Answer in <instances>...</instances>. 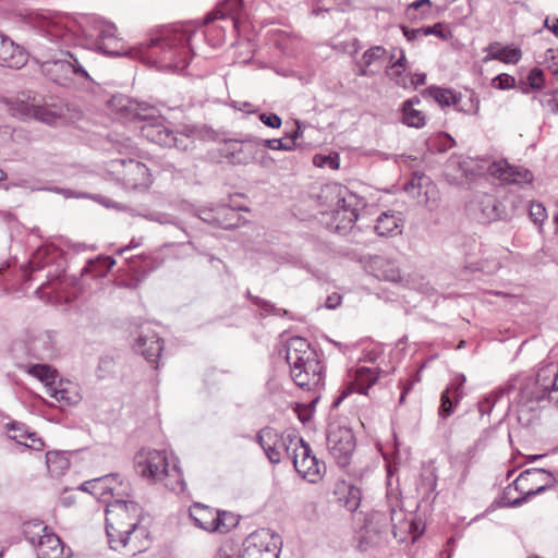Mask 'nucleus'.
<instances>
[{
    "instance_id": "f257e3e1",
    "label": "nucleus",
    "mask_w": 558,
    "mask_h": 558,
    "mask_svg": "<svg viewBox=\"0 0 558 558\" xmlns=\"http://www.w3.org/2000/svg\"><path fill=\"white\" fill-rule=\"evenodd\" d=\"M32 25L36 31L32 49L41 56L58 50V43L82 44L114 57L129 52L123 40L117 36L116 25L94 15L71 17L37 14Z\"/></svg>"
},
{
    "instance_id": "f03ea898",
    "label": "nucleus",
    "mask_w": 558,
    "mask_h": 558,
    "mask_svg": "<svg viewBox=\"0 0 558 558\" xmlns=\"http://www.w3.org/2000/svg\"><path fill=\"white\" fill-rule=\"evenodd\" d=\"M504 398L507 410L517 413L522 426L532 425L538 417L542 403L548 401L558 408V365L546 364L538 368L536 376L518 374L500 388L487 393L478 401L482 415L489 414Z\"/></svg>"
},
{
    "instance_id": "7ed1b4c3",
    "label": "nucleus",
    "mask_w": 558,
    "mask_h": 558,
    "mask_svg": "<svg viewBox=\"0 0 558 558\" xmlns=\"http://www.w3.org/2000/svg\"><path fill=\"white\" fill-rule=\"evenodd\" d=\"M205 36L206 32L192 23L151 29L142 41V63L158 71L181 73L195 54V39Z\"/></svg>"
},
{
    "instance_id": "20e7f679",
    "label": "nucleus",
    "mask_w": 558,
    "mask_h": 558,
    "mask_svg": "<svg viewBox=\"0 0 558 558\" xmlns=\"http://www.w3.org/2000/svg\"><path fill=\"white\" fill-rule=\"evenodd\" d=\"M286 361L290 367V376L301 389L313 392L311 404L320 399L325 387V365L319 353L302 337H292L286 344Z\"/></svg>"
},
{
    "instance_id": "39448f33",
    "label": "nucleus",
    "mask_w": 558,
    "mask_h": 558,
    "mask_svg": "<svg viewBox=\"0 0 558 558\" xmlns=\"http://www.w3.org/2000/svg\"><path fill=\"white\" fill-rule=\"evenodd\" d=\"M117 497L106 502V533L113 550L125 547L130 535L140 526L138 505Z\"/></svg>"
},
{
    "instance_id": "423d86ee",
    "label": "nucleus",
    "mask_w": 558,
    "mask_h": 558,
    "mask_svg": "<svg viewBox=\"0 0 558 558\" xmlns=\"http://www.w3.org/2000/svg\"><path fill=\"white\" fill-rule=\"evenodd\" d=\"M558 484V473L554 474L544 469H529L508 485L497 501L499 507L517 508Z\"/></svg>"
},
{
    "instance_id": "0eeeda50",
    "label": "nucleus",
    "mask_w": 558,
    "mask_h": 558,
    "mask_svg": "<svg viewBox=\"0 0 558 558\" xmlns=\"http://www.w3.org/2000/svg\"><path fill=\"white\" fill-rule=\"evenodd\" d=\"M319 199L327 207L325 213L331 216V226L337 232L345 231L357 220L359 196L338 183L326 184Z\"/></svg>"
},
{
    "instance_id": "6e6552de",
    "label": "nucleus",
    "mask_w": 558,
    "mask_h": 558,
    "mask_svg": "<svg viewBox=\"0 0 558 558\" xmlns=\"http://www.w3.org/2000/svg\"><path fill=\"white\" fill-rule=\"evenodd\" d=\"M142 477L161 483L167 489L180 494L186 490L183 471L177 457H169L165 449L148 450L142 462Z\"/></svg>"
},
{
    "instance_id": "1a4fd4ad",
    "label": "nucleus",
    "mask_w": 558,
    "mask_h": 558,
    "mask_svg": "<svg viewBox=\"0 0 558 558\" xmlns=\"http://www.w3.org/2000/svg\"><path fill=\"white\" fill-rule=\"evenodd\" d=\"M142 102V138L159 146L175 147L179 150H189L194 147V141L186 133H174L160 116L145 113Z\"/></svg>"
},
{
    "instance_id": "9d476101",
    "label": "nucleus",
    "mask_w": 558,
    "mask_h": 558,
    "mask_svg": "<svg viewBox=\"0 0 558 558\" xmlns=\"http://www.w3.org/2000/svg\"><path fill=\"white\" fill-rule=\"evenodd\" d=\"M26 541L34 546L37 558H69L70 551H65L60 537L50 531L41 522H29L25 525Z\"/></svg>"
},
{
    "instance_id": "9b49d317",
    "label": "nucleus",
    "mask_w": 558,
    "mask_h": 558,
    "mask_svg": "<svg viewBox=\"0 0 558 558\" xmlns=\"http://www.w3.org/2000/svg\"><path fill=\"white\" fill-rule=\"evenodd\" d=\"M9 111L20 119H35L52 125L63 116V108L58 104H40L36 97L23 95L9 101Z\"/></svg>"
},
{
    "instance_id": "f8f14e48",
    "label": "nucleus",
    "mask_w": 558,
    "mask_h": 558,
    "mask_svg": "<svg viewBox=\"0 0 558 558\" xmlns=\"http://www.w3.org/2000/svg\"><path fill=\"white\" fill-rule=\"evenodd\" d=\"M281 537L269 529L252 533L244 542L243 549L235 558H279Z\"/></svg>"
},
{
    "instance_id": "ddd939ff",
    "label": "nucleus",
    "mask_w": 558,
    "mask_h": 558,
    "mask_svg": "<svg viewBox=\"0 0 558 558\" xmlns=\"http://www.w3.org/2000/svg\"><path fill=\"white\" fill-rule=\"evenodd\" d=\"M327 449L338 465L347 466L355 449L353 432L349 427L330 424L327 432Z\"/></svg>"
},
{
    "instance_id": "4468645a",
    "label": "nucleus",
    "mask_w": 558,
    "mask_h": 558,
    "mask_svg": "<svg viewBox=\"0 0 558 558\" xmlns=\"http://www.w3.org/2000/svg\"><path fill=\"white\" fill-rule=\"evenodd\" d=\"M290 439H294L290 435H282L274 428L266 427L258 432L257 441L265 451L269 461L274 464L279 463L284 456L290 458L293 444Z\"/></svg>"
},
{
    "instance_id": "2eb2a0df",
    "label": "nucleus",
    "mask_w": 558,
    "mask_h": 558,
    "mask_svg": "<svg viewBox=\"0 0 558 558\" xmlns=\"http://www.w3.org/2000/svg\"><path fill=\"white\" fill-rule=\"evenodd\" d=\"M58 50L50 51L47 56L34 53L41 60L43 63H53L60 65L61 69H69L71 72L80 78L89 80L88 72L84 69L78 60V57L70 51H64L63 47H70L73 44L58 43Z\"/></svg>"
},
{
    "instance_id": "dca6fc26",
    "label": "nucleus",
    "mask_w": 558,
    "mask_h": 558,
    "mask_svg": "<svg viewBox=\"0 0 558 558\" xmlns=\"http://www.w3.org/2000/svg\"><path fill=\"white\" fill-rule=\"evenodd\" d=\"M487 171L492 177L506 183L524 184L533 181V173L529 169L510 165L506 159L492 162Z\"/></svg>"
},
{
    "instance_id": "f3484780",
    "label": "nucleus",
    "mask_w": 558,
    "mask_h": 558,
    "mask_svg": "<svg viewBox=\"0 0 558 558\" xmlns=\"http://www.w3.org/2000/svg\"><path fill=\"white\" fill-rule=\"evenodd\" d=\"M163 351V340L150 323L142 324V356L153 371L160 366V356Z\"/></svg>"
},
{
    "instance_id": "a211bd4d",
    "label": "nucleus",
    "mask_w": 558,
    "mask_h": 558,
    "mask_svg": "<svg viewBox=\"0 0 558 558\" xmlns=\"http://www.w3.org/2000/svg\"><path fill=\"white\" fill-rule=\"evenodd\" d=\"M374 265H375V268H374L375 276L379 280L389 281V282H393V283H401V284L408 286L412 289H417L422 293H428L432 290V288L429 287L428 283H422L418 287H416L409 279H404L400 271L399 266L392 260L385 259V258H377L374 262Z\"/></svg>"
},
{
    "instance_id": "6ab92c4d",
    "label": "nucleus",
    "mask_w": 558,
    "mask_h": 558,
    "mask_svg": "<svg viewBox=\"0 0 558 558\" xmlns=\"http://www.w3.org/2000/svg\"><path fill=\"white\" fill-rule=\"evenodd\" d=\"M465 376L463 374H456L447 388L441 392L440 407L438 415L441 418L449 417L454 410V407L460 402L464 396L463 386L465 384Z\"/></svg>"
},
{
    "instance_id": "aec40b11",
    "label": "nucleus",
    "mask_w": 558,
    "mask_h": 558,
    "mask_svg": "<svg viewBox=\"0 0 558 558\" xmlns=\"http://www.w3.org/2000/svg\"><path fill=\"white\" fill-rule=\"evenodd\" d=\"M119 477V474L111 473L105 476L96 477L82 483L78 487L80 490L98 496L104 502H107V495L111 497L123 495L124 490L118 489L113 482Z\"/></svg>"
},
{
    "instance_id": "412c9836",
    "label": "nucleus",
    "mask_w": 558,
    "mask_h": 558,
    "mask_svg": "<svg viewBox=\"0 0 558 558\" xmlns=\"http://www.w3.org/2000/svg\"><path fill=\"white\" fill-rule=\"evenodd\" d=\"M300 453L305 456V459L294 457L295 471L310 483L318 482L322 477V469L325 468L324 463L312 453L310 445H301Z\"/></svg>"
},
{
    "instance_id": "4be33fe9",
    "label": "nucleus",
    "mask_w": 558,
    "mask_h": 558,
    "mask_svg": "<svg viewBox=\"0 0 558 558\" xmlns=\"http://www.w3.org/2000/svg\"><path fill=\"white\" fill-rule=\"evenodd\" d=\"M26 54L20 46L8 36L0 33V65L20 69L26 63Z\"/></svg>"
},
{
    "instance_id": "5701e85b",
    "label": "nucleus",
    "mask_w": 558,
    "mask_h": 558,
    "mask_svg": "<svg viewBox=\"0 0 558 558\" xmlns=\"http://www.w3.org/2000/svg\"><path fill=\"white\" fill-rule=\"evenodd\" d=\"M60 256L61 253L56 246L43 245L33 253L24 271L25 274H32L41 270L46 266L57 263Z\"/></svg>"
},
{
    "instance_id": "b1692460",
    "label": "nucleus",
    "mask_w": 558,
    "mask_h": 558,
    "mask_svg": "<svg viewBox=\"0 0 558 558\" xmlns=\"http://www.w3.org/2000/svg\"><path fill=\"white\" fill-rule=\"evenodd\" d=\"M480 207L483 222L511 219V213L502 208V201L495 198L493 195H484L480 202Z\"/></svg>"
},
{
    "instance_id": "393cba45",
    "label": "nucleus",
    "mask_w": 558,
    "mask_h": 558,
    "mask_svg": "<svg viewBox=\"0 0 558 558\" xmlns=\"http://www.w3.org/2000/svg\"><path fill=\"white\" fill-rule=\"evenodd\" d=\"M46 393L54 399L61 409L76 404L80 401L78 393L72 389L69 381L64 383L59 380L58 383H52V385H49V388H47Z\"/></svg>"
},
{
    "instance_id": "a878e982",
    "label": "nucleus",
    "mask_w": 558,
    "mask_h": 558,
    "mask_svg": "<svg viewBox=\"0 0 558 558\" xmlns=\"http://www.w3.org/2000/svg\"><path fill=\"white\" fill-rule=\"evenodd\" d=\"M33 354L39 359L51 357L56 352V340L53 331H43L31 341Z\"/></svg>"
},
{
    "instance_id": "bb28decb",
    "label": "nucleus",
    "mask_w": 558,
    "mask_h": 558,
    "mask_svg": "<svg viewBox=\"0 0 558 558\" xmlns=\"http://www.w3.org/2000/svg\"><path fill=\"white\" fill-rule=\"evenodd\" d=\"M402 219L395 213H383L376 220L375 232L379 236H395L402 232Z\"/></svg>"
},
{
    "instance_id": "cd10ccee",
    "label": "nucleus",
    "mask_w": 558,
    "mask_h": 558,
    "mask_svg": "<svg viewBox=\"0 0 558 558\" xmlns=\"http://www.w3.org/2000/svg\"><path fill=\"white\" fill-rule=\"evenodd\" d=\"M190 518L193 520L195 526L207 532H214V508L195 502L190 507Z\"/></svg>"
},
{
    "instance_id": "c85d7f7f",
    "label": "nucleus",
    "mask_w": 558,
    "mask_h": 558,
    "mask_svg": "<svg viewBox=\"0 0 558 558\" xmlns=\"http://www.w3.org/2000/svg\"><path fill=\"white\" fill-rule=\"evenodd\" d=\"M379 372L375 368L362 366L355 371L354 380L352 383V390L361 395H366L367 390L377 381Z\"/></svg>"
},
{
    "instance_id": "c756f323",
    "label": "nucleus",
    "mask_w": 558,
    "mask_h": 558,
    "mask_svg": "<svg viewBox=\"0 0 558 558\" xmlns=\"http://www.w3.org/2000/svg\"><path fill=\"white\" fill-rule=\"evenodd\" d=\"M488 58L505 63L515 64L520 61L522 53L519 48L500 47L498 43L490 44L487 48Z\"/></svg>"
},
{
    "instance_id": "7c9ffc66",
    "label": "nucleus",
    "mask_w": 558,
    "mask_h": 558,
    "mask_svg": "<svg viewBox=\"0 0 558 558\" xmlns=\"http://www.w3.org/2000/svg\"><path fill=\"white\" fill-rule=\"evenodd\" d=\"M111 106L121 112L125 118L136 119L140 117V102L132 100L128 96L117 95L113 96Z\"/></svg>"
},
{
    "instance_id": "2f4dec72",
    "label": "nucleus",
    "mask_w": 558,
    "mask_h": 558,
    "mask_svg": "<svg viewBox=\"0 0 558 558\" xmlns=\"http://www.w3.org/2000/svg\"><path fill=\"white\" fill-rule=\"evenodd\" d=\"M239 524V517L229 511L215 509L214 532L226 534Z\"/></svg>"
},
{
    "instance_id": "473e14b6",
    "label": "nucleus",
    "mask_w": 558,
    "mask_h": 558,
    "mask_svg": "<svg viewBox=\"0 0 558 558\" xmlns=\"http://www.w3.org/2000/svg\"><path fill=\"white\" fill-rule=\"evenodd\" d=\"M238 221L239 215L232 207L228 205L217 206V217L214 227L231 229L238 225Z\"/></svg>"
},
{
    "instance_id": "72a5a7b5",
    "label": "nucleus",
    "mask_w": 558,
    "mask_h": 558,
    "mask_svg": "<svg viewBox=\"0 0 558 558\" xmlns=\"http://www.w3.org/2000/svg\"><path fill=\"white\" fill-rule=\"evenodd\" d=\"M427 93L441 107H448L450 105L458 107L461 101V97L448 88L432 86L427 89Z\"/></svg>"
},
{
    "instance_id": "f704fd0d",
    "label": "nucleus",
    "mask_w": 558,
    "mask_h": 558,
    "mask_svg": "<svg viewBox=\"0 0 558 558\" xmlns=\"http://www.w3.org/2000/svg\"><path fill=\"white\" fill-rule=\"evenodd\" d=\"M425 144L430 153H445L454 146L456 141L448 133L440 132L429 136Z\"/></svg>"
},
{
    "instance_id": "c9c22d12",
    "label": "nucleus",
    "mask_w": 558,
    "mask_h": 558,
    "mask_svg": "<svg viewBox=\"0 0 558 558\" xmlns=\"http://www.w3.org/2000/svg\"><path fill=\"white\" fill-rule=\"evenodd\" d=\"M402 113V121L408 126L420 129L425 125V117L420 110L413 108V100L403 102Z\"/></svg>"
},
{
    "instance_id": "e433bc0d",
    "label": "nucleus",
    "mask_w": 558,
    "mask_h": 558,
    "mask_svg": "<svg viewBox=\"0 0 558 558\" xmlns=\"http://www.w3.org/2000/svg\"><path fill=\"white\" fill-rule=\"evenodd\" d=\"M27 373L44 383L46 389L56 381L57 377V372L47 364L31 365L27 367Z\"/></svg>"
},
{
    "instance_id": "4c0bfd02",
    "label": "nucleus",
    "mask_w": 558,
    "mask_h": 558,
    "mask_svg": "<svg viewBox=\"0 0 558 558\" xmlns=\"http://www.w3.org/2000/svg\"><path fill=\"white\" fill-rule=\"evenodd\" d=\"M243 4V0H226L225 11L218 9L208 13L204 19V24L208 25L216 20H222L227 14L236 13Z\"/></svg>"
},
{
    "instance_id": "58836bf2",
    "label": "nucleus",
    "mask_w": 558,
    "mask_h": 558,
    "mask_svg": "<svg viewBox=\"0 0 558 558\" xmlns=\"http://www.w3.org/2000/svg\"><path fill=\"white\" fill-rule=\"evenodd\" d=\"M430 0H416L407 8V15L410 20H425L430 14Z\"/></svg>"
},
{
    "instance_id": "ea45409f",
    "label": "nucleus",
    "mask_w": 558,
    "mask_h": 558,
    "mask_svg": "<svg viewBox=\"0 0 558 558\" xmlns=\"http://www.w3.org/2000/svg\"><path fill=\"white\" fill-rule=\"evenodd\" d=\"M429 183V178L425 174H413L411 180L404 184V191L416 198L420 197L423 193V187Z\"/></svg>"
},
{
    "instance_id": "a19ab883",
    "label": "nucleus",
    "mask_w": 558,
    "mask_h": 558,
    "mask_svg": "<svg viewBox=\"0 0 558 558\" xmlns=\"http://www.w3.org/2000/svg\"><path fill=\"white\" fill-rule=\"evenodd\" d=\"M125 262L128 263V266L123 271L126 275H130L131 278L129 280L121 279L119 284L126 287V288L136 289L138 287L140 278H138L135 256H133V255L130 257L126 256Z\"/></svg>"
},
{
    "instance_id": "79ce46f5",
    "label": "nucleus",
    "mask_w": 558,
    "mask_h": 558,
    "mask_svg": "<svg viewBox=\"0 0 558 558\" xmlns=\"http://www.w3.org/2000/svg\"><path fill=\"white\" fill-rule=\"evenodd\" d=\"M8 428H9V430H15L16 432L11 437L13 439L17 440L19 442L22 444V439L26 436L28 439L32 440V444L27 445L28 447L38 449L40 446H43L41 440L36 438V434L35 433H27L23 428V426H20L19 423L14 422V423L8 424Z\"/></svg>"
},
{
    "instance_id": "37998d69",
    "label": "nucleus",
    "mask_w": 558,
    "mask_h": 558,
    "mask_svg": "<svg viewBox=\"0 0 558 558\" xmlns=\"http://www.w3.org/2000/svg\"><path fill=\"white\" fill-rule=\"evenodd\" d=\"M391 524L395 536H397V530L401 532H411L414 524L412 521H408L402 510H391Z\"/></svg>"
},
{
    "instance_id": "c03bdc74",
    "label": "nucleus",
    "mask_w": 558,
    "mask_h": 558,
    "mask_svg": "<svg viewBox=\"0 0 558 558\" xmlns=\"http://www.w3.org/2000/svg\"><path fill=\"white\" fill-rule=\"evenodd\" d=\"M362 494L360 488L351 485L347 489V494L341 498L343 506L351 512L355 511L361 504Z\"/></svg>"
},
{
    "instance_id": "a18cd8bd",
    "label": "nucleus",
    "mask_w": 558,
    "mask_h": 558,
    "mask_svg": "<svg viewBox=\"0 0 558 558\" xmlns=\"http://www.w3.org/2000/svg\"><path fill=\"white\" fill-rule=\"evenodd\" d=\"M263 144L266 148L272 149V150H284V151H291L294 150L296 147V143L292 141H286L283 138H270V140H262L259 142Z\"/></svg>"
},
{
    "instance_id": "49530a36",
    "label": "nucleus",
    "mask_w": 558,
    "mask_h": 558,
    "mask_svg": "<svg viewBox=\"0 0 558 558\" xmlns=\"http://www.w3.org/2000/svg\"><path fill=\"white\" fill-rule=\"evenodd\" d=\"M386 54V49L381 46H374L367 49L361 60L364 61L365 65H372L377 61L381 60Z\"/></svg>"
},
{
    "instance_id": "de8ad7c7",
    "label": "nucleus",
    "mask_w": 558,
    "mask_h": 558,
    "mask_svg": "<svg viewBox=\"0 0 558 558\" xmlns=\"http://www.w3.org/2000/svg\"><path fill=\"white\" fill-rule=\"evenodd\" d=\"M542 107L548 108L553 113L558 114V88L551 93L542 94L537 97Z\"/></svg>"
},
{
    "instance_id": "09e8293b",
    "label": "nucleus",
    "mask_w": 558,
    "mask_h": 558,
    "mask_svg": "<svg viewBox=\"0 0 558 558\" xmlns=\"http://www.w3.org/2000/svg\"><path fill=\"white\" fill-rule=\"evenodd\" d=\"M529 215L531 220L535 225L542 226L545 219L547 218L546 209L541 203H531L529 207Z\"/></svg>"
},
{
    "instance_id": "8fccbe9b",
    "label": "nucleus",
    "mask_w": 558,
    "mask_h": 558,
    "mask_svg": "<svg viewBox=\"0 0 558 558\" xmlns=\"http://www.w3.org/2000/svg\"><path fill=\"white\" fill-rule=\"evenodd\" d=\"M492 84L500 90H507L514 87L515 80L507 73H501L493 78Z\"/></svg>"
},
{
    "instance_id": "3c124183",
    "label": "nucleus",
    "mask_w": 558,
    "mask_h": 558,
    "mask_svg": "<svg viewBox=\"0 0 558 558\" xmlns=\"http://www.w3.org/2000/svg\"><path fill=\"white\" fill-rule=\"evenodd\" d=\"M248 296L252 299L253 303L255 305H257L263 311L262 315H270V314L279 315L280 314L281 310L276 308L275 305H272L268 301H265L258 296H252L250 293H248Z\"/></svg>"
},
{
    "instance_id": "603ef678",
    "label": "nucleus",
    "mask_w": 558,
    "mask_h": 558,
    "mask_svg": "<svg viewBox=\"0 0 558 558\" xmlns=\"http://www.w3.org/2000/svg\"><path fill=\"white\" fill-rule=\"evenodd\" d=\"M527 81H529L531 88L541 89L545 83V77H544L543 71L538 68L532 69L527 75Z\"/></svg>"
},
{
    "instance_id": "864d4df0",
    "label": "nucleus",
    "mask_w": 558,
    "mask_h": 558,
    "mask_svg": "<svg viewBox=\"0 0 558 558\" xmlns=\"http://www.w3.org/2000/svg\"><path fill=\"white\" fill-rule=\"evenodd\" d=\"M216 217H217V206L205 207L203 209H199V211H198V218L202 221H204L210 226H215Z\"/></svg>"
},
{
    "instance_id": "5fc2aeb1",
    "label": "nucleus",
    "mask_w": 558,
    "mask_h": 558,
    "mask_svg": "<svg viewBox=\"0 0 558 558\" xmlns=\"http://www.w3.org/2000/svg\"><path fill=\"white\" fill-rule=\"evenodd\" d=\"M502 208H506L510 206V213H511V219L515 216L518 209L521 207L522 201L519 196L512 195V196H506L502 199Z\"/></svg>"
},
{
    "instance_id": "6e6d98bb",
    "label": "nucleus",
    "mask_w": 558,
    "mask_h": 558,
    "mask_svg": "<svg viewBox=\"0 0 558 558\" xmlns=\"http://www.w3.org/2000/svg\"><path fill=\"white\" fill-rule=\"evenodd\" d=\"M259 120L271 129H279L282 124L281 118L276 113H260Z\"/></svg>"
},
{
    "instance_id": "4d7b16f0",
    "label": "nucleus",
    "mask_w": 558,
    "mask_h": 558,
    "mask_svg": "<svg viewBox=\"0 0 558 558\" xmlns=\"http://www.w3.org/2000/svg\"><path fill=\"white\" fill-rule=\"evenodd\" d=\"M314 162L320 167L327 166L330 169L339 168V161L337 157L317 155L314 157Z\"/></svg>"
},
{
    "instance_id": "13d9d810",
    "label": "nucleus",
    "mask_w": 558,
    "mask_h": 558,
    "mask_svg": "<svg viewBox=\"0 0 558 558\" xmlns=\"http://www.w3.org/2000/svg\"><path fill=\"white\" fill-rule=\"evenodd\" d=\"M149 219L150 220H156V221H158L161 225H167V223L175 225V226H178V228L181 230L182 233L187 235V232L181 226H179L178 222L174 221L172 219V217L170 215H168V214H160V213L153 214V215L149 216Z\"/></svg>"
},
{
    "instance_id": "bf43d9fd",
    "label": "nucleus",
    "mask_w": 558,
    "mask_h": 558,
    "mask_svg": "<svg viewBox=\"0 0 558 558\" xmlns=\"http://www.w3.org/2000/svg\"><path fill=\"white\" fill-rule=\"evenodd\" d=\"M290 442L293 444V447H292L291 454H290L289 459L293 463H294V457H296V459H305V456L301 454L300 450H301V445H307V444L304 442V440L302 438H298V437H294V439H290Z\"/></svg>"
},
{
    "instance_id": "052dcab7",
    "label": "nucleus",
    "mask_w": 558,
    "mask_h": 558,
    "mask_svg": "<svg viewBox=\"0 0 558 558\" xmlns=\"http://www.w3.org/2000/svg\"><path fill=\"white\" fill-rule=\"evenodd\" d=\"M423 35L424 36H430V35H434L438 38H446V35L442 31V24L441 23H436L432 26H426V27H423Z\"/></svg>"
},
{
    "instance_id": "680f3d73",
    "label": "nucleus",
    "mask_w": 558,
    "mask_h": 558,
    "mask_svg": "<svg viewBox=\"0 0 558 558\" xmlns=\"http://www.w3.org/2000/svg\"><path fill=\"white\" fill-rule=\"evenodd\" d=\"M401 29H402L403 35L405 36V38L409 41H413V40L417 39L418 37L424 36L423 35V27H420V28H409L407 26H401Z\"/></svg>"
},
{
    "instance_id": "e2e57ef3",
    "label": "nucleus",
    "mask_w": 558,
    "mask_h": 558,
    "mask_svg": "<svg viewBox=\"0 0 558 558\" xmlns=\"http://www.w3.org/2000/svg\"><path fill=\"white\" fill-rule=\"evenodd\" d=\"M399 53H400L399 58L397 60H395V61H393L395 54H392L390 57V65H389V68L390 69L405 70L407 59H405V56H404V51L402 49H400Z\"/></svg>"
},
{
    "instance_id": "0e129e2a",
    "label": "nucleus",
    "mask_w": 558,
    "mask_h": 558,
    "mask_svg": "<svg viewBox=\"0 0 558 558\" xmlns=\"http://www.w3.org/2000/svg\"><path fill=\"white\" fill-rule=\"evenodd\" d=\"M64 272V269L61 267L60 264L57 265V268L54 272H48L47 275V282L43 283L39 289H44L47 284H51L53 281L58 280L61 275Z\"/></svg>"
},
{
    "instance_id": "69168bd1",
    "label": "nucleus",
    "mask_w": 558,
    "mask_h": 558,
    "mask_svg": "<svg viewBox=\"0 0 558 558\" xmlns=\"http://www.w3.org/2000/svg\"><path fill=\"white\" fill-rule=\"evenodd\" d=\"M340 302H341V295H339L338 293H332L331 295H329L327 299H326V307L327 308H336L337 306L340 305Z\"/></svg>"
},
{
    "instance_id": "338daca9",
    "label": "nucleus",
    "mask_w": 558,
    "mask_h": 558,
    "mask_svg": "<svg viewBox=\"0 0 558 558\" xmlns=\"http://www.w3.org/2000/svg\"><path fill=\"white\" fill-rule=\"evenodd\" d=\"M153 183V177H151V173L149 172V169H147L143 163H142V181H141V184L142 186H150Z\"/></svg>"
},
{
    "instance_id": "774afa93",
    "label": "nucleus",
    "mask_w": 558,
    "mask_h": 558,
    "mask_svg": "<svg viewBox=\"0 0 558 558\" xmlns=\"http://www.w3.org/2000/svg\"><path fill=\"white\" fill-rule=\"evenodd\" d=\"M404 70H401V69H388L387 70V75L392 80L395 81L398 85L401 84V76H402V73H403Z\"/></svg>"
}]
</instances>
